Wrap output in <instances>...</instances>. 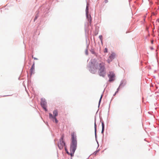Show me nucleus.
<instances>
[{"instance_id":"a211bd4d","label":"nucleus","mask_w":159,"mask_h":159,"mask_svg":"<svg viewBox=\"0 0 159 159\" xmlns=\"http://www.w3.org/2000/svg\"><path fill=\"white\" fill-rule=\"evenodd\" d=\"M38 17V16H36L34 18V20H35Z\"/></svg>"},{"instance_id":"6ab92c4d","label":"nucleus","mask_w":159,"mask_h":159,"mask_svg":"<svg viewBox=\"0 0 159 159\" xmlns=\"http://www.w3.org/2000/svg\"><path fill=\"white\" fill-rule=\"evenodd\" d=\"M156 22L159 23V19H158L156 21Z\"/></svg>"},{"instance_id":"ddd939ff","label":"nucleus","mask_w":159,"mask_h":159,"mask_svg":"<svg viewBox=\"0 0 159 159\" xmlns=\"http://www.w3.org/2000/svg\"><path fill=\"white\" fill-rule=\"evenodd\" d=\"M94 128H95V135L96 136V124L95 122L94 124Z\"/></svg>"},{"instance_id":"f8f14e48","label":"nucleus","mask_w":159,"mask_h":159,"mask_svg":"<svg viewBox=\"0 0 159 159\" xmlns=\"http://www.w3.org/2000/svg\"><path fill=\"white\" fill-rule=\"evenodd\" d=\"M53 122L55 121L56 123H57L58 122L56 118V117H54V118L53 119Z\"/></svg>"},{"instance_id":"aec40b11","label":"nucleus","mask_w":159,"mask_h":159,"mask_svg":"<svg viewBox=\"0 0 159 159\" xmlns=\"http://www.w3.org/2000/svg\"><path fill=\"white\" fill-rule=\"evenodd\" d=\"M86 11H88V6H87L86 8Z\"/></svg>"},{"instance_id":"dca6fc26","label":"nucleus","mask_w":159,"mask_h":159,"mask_svg":"<svg viewBox=\"0 0 159 159\" xmlns=\"http://www.w3.org/2000/svg\"><path fill=\"white\" fill-rule=\"evenodd\" d=\"M99 38H100V39L102 41V35H100L99 36Z\"/></svg>"},{"instance_id":"9d476101","label":"nucleus","mask_w":159,"mask_h":159,"mask_svg":"<svg viewBox=\"0 0 159 159\" xmlns=\"http://www.w3.org/2000/svg\"><path fill=\"white\" fill-rule=\"evenodd\" d=\"M34 63L33 65L32 66V67L31 68V70L32 72L34 70Z\"/></svg>"},{"instance_id":"1a4fd4ad","label":"nucleus","mask_w":159,"mask_h":159,"mask_svg":"<svg viewBox=\"0 0 159 159\" xmlns=\"http://www.w3.org/2000/svg\"><path fill=\"white\" fill-rule=\"evenodd\" d=\"M102 134H103V133L104 131V124L103 122H102Z\"/></svg>"},{"instance_id":"2eb2a0df","label":"nucleus","mask_w":159,"mask_h":159,"mask_svg":"<svg viewBox=\"0 0 159 159\" xmlns=\"http://www.w3.org/2000/svg\"><path fill=\"white\" fill-rule=\"evenodd\" d=\"M102 95H101V97L100 98V100H99V104H100V103L101 102V99H102Z\"/></svg>"},{"instance_id":"423d86ee","label":"nucleus","mask_w":159,"mask_h":159,"mask_svg":"<svg viewBox=\"0 0 159 159\" xmlns=\"http://www.w3.org/2000/svg\"><path fill=\"white\" fill-rule=\"evenodd\" d=\"M108 76L109 78V81L111 82L114 80L115 75L113 73L110 72Z\"/></svg>"},{"instance_id":"20e7f679","label":"nucleus","mask_w":159,"mask_h":159,"mask_svg":"<svg viewBox=\"0 0 159 159\" xmlns=\"http://www.w3.org/2000/svg\"><path fill=\"white\" fill-rule=\"evenodd\" d=\"M63 137H62L60 139L59 142L58 143V146L60 149H61L65 145V143L63 140Z\"/></svg>"},{"instance_id":"f03ea898","label":"nucleus","mask_w":159,"mask_h":159,"mask_svg":"<svg viewBox=\"0 0 159 159\" xmlns=\"http://www.w3.org/2000/svg\"><path fill=\"white\" fill-rule=\"evenodd\" d=\"M105 63L100 61H98V74L100 76L104 77L106 75L105 70Z\"/></svg>"},{"instance_id":"4be33fe9","label":"nucleus","mask_w":159,"mask_h":159,"mask_svg":"<svg viewBox=\"0 0 159 159\" xmlns=\"http://www.w3.org/2000/svg\"><path fill=\"white\" fill-rule=\"evenodd\" d=\"M67 153H68V152H67Z\"/></svg>"},{"instance_id":"0eeeda50","label":"nucleus","mask_w":159,"mask_h":159,"mask_svg":"<svg viewBox=\"0 0 159 159\" xmlns=\"http://www.w3.org/2000/svg\"><path fill=\"white\" fill-rule=\"evenodd\" d=\"M41 104L42 107H43V108L46 111H47L46 109V102L45 101H42L41 102Z\"/></svg>"},{"instance_id":"f257e3e1","label":"nucleus","mask_w":159,"mask_h":159,"mask_svg":"<svg viewBox=\"0 0 159 159\" xmlns=\"http://www.w3.org/2000/svg\"><path fill=\"white\" fill-rule=\"evenodd\" d=\"M72 142L70 147V154L71 156H73L74 154L77 147V141L76 138L74 137V133L71 134Z\"/></svg>"},{"instance_id":"6e6552de","label":"nucleus","mask_w":159,"mask_h":159,"mask_svg":"<svg viewBox=\"0 0 159 159\" xmlns=\"http://www.w3.org/2000/svg\"><path fill=\"white\" fill-rule=\"evenodd\" d=\"M54 116L56 117L58 115V112L57 110H55L53 112Z\"/></svg>"},{"instance_id":"412c9836","label":"nucleus","mask_w":159,"mask_h":159,"mask_svg":"<svg viewBox=\"0 0 159 159\" xmlns=\"http://www.w3.org/2000/svg\"><path fill=\"white\" fill-rule=\"evenodd\" d=\"M153 41H152V42H151L152 43H153Z\"/></svg>"},{"instance_id":"4468645a","label":"nucleus","mask_w":159,"mask_h":159,"mask_svg":"<svg viewBox=\"0 0 159 159\" xmlns=\"http://www.w3.org/2000/svg\"><path fill=\"white\" fill-rule=\"evenodd\" d=\"M104 52H105V53L107 52V48H106L104 49Z\"/></svg>"},{"instance_id":"39448f33","label":"nucleus","mask_w":159,"mask_h":159,"mask_svg":"<svg viewBox=\"0 0 159 159\" xmlns=\"http://www.w3.org/2000/svg\"><path fill=\"white\" fill-rule=\"evenodd\" d=\"M116 56V54L115 53L112 52L109 56V58L107 60V62L110 63V62L111 61L115 58Z\"/></svg>"},{"instance_id":"9b49d317","label":"nucleus","mask_w":159,"mask_h":159,"mask_svg":"<svg viewBox=\"0 0 159 159\" xmlns=\"http://www.w3.org/2000/svg\"><path fill=\"white\" fill-rule=\"evenodd\" d=\"M49 118L51 119H53L54 117L53 116L51 113L49 114Z\"/></svg>"},{"instance_id":"7ed1b4c3","label":"nucleus","mask_w":159,"mask_h":159,"mask_svg":"<svg viewBox=\"0 0 159 159\" xmlns=\"http://www.w3.org/2000/svg\"><path fill=\"white\" fill-rule=\"evenodd\" d=\"M98 61H97L93 66L91 67L90 71L92 73H95L97 71V70L98 69Z\"/></svg>"},{"instance_id":"f3484780","label":"nucleus","mask_w":159,"mask_h":159,"mask_svg":"<svg viewBox=\"0 0 159 159\" xmlns=\"http://www.w3.org/2000/svg\"><path fill=\"white\" fill-rule=\"evenodd\" d=\"M108 2V0H105L104 2L105 3H107Z\"/></svg>"}]
</instances>
